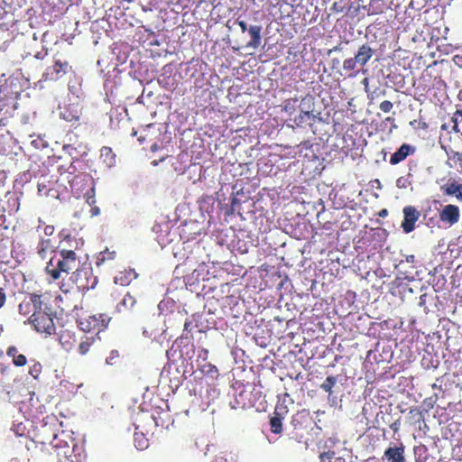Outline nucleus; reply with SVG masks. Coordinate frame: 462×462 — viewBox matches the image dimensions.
Wrapping results in <instances>:
<instances>
[{
    "label": "nucleus",
    "instance_id": "obj_1",
    "mask_svg": "<svg viewBox=\"0 0 462 462\" xmlns=\"http://www.w3.org/2000/svg\"><path fill=\"white\" fill-rule=\"evenodd\" d=\"M79 266L80 258L74 250L58 248L47 263L45 272L52 281H57L61 277L62 273H69Z\"/></svg>",
    "mask_w": 462,
    "mask_h": 462
},
{
    "label": "nucleus",
    "instance_id": "obj_2",
    "mask_svg": "<svg viewBox=\"0 0 462 462\" xmlns=\"http://www.w3.org/2000/svg\"><path fill=\"white\" fill-rule=\"evenodd\" d=\"M111 319V317L106 313H97L78 316L76 322L79 328L83 332L94 333V336H99L101 332L107 328Z\"/></svg>",
    "mask_w": 462,
    "mask_h": 462
},
{
    "label": "nucleus",
    "instance_id": "obj_3",
    "mask_svg": "<svg viewBox=\"0 0 462 462\" xmlns=\"http://www.w3.org/2000/svg\"><path fill=\"white\" fill-rule=\"evenodd\" d=\"M24 323L31 324L38 333L45 337L54 334L56 330L53 314L48 311H33Z\"/></svg>",
    "mask_w": 462,
    "mask_h": 462
},
{
    "label": "nucleus",
    "instance_id": "obj_4",
    "mask_svg": "<svg viewBox=\"0 0 462 462\" xmlns=\"http://www.w3.org/2000/svg\"><path fill=\"white\" fill-rule=\"evenodd\" d=\"M69 280L76 286L78 291L81 292L94 289L98 282L91 268L80 266L72 273Z\"/></svg>",
    "mask_w": 462,
    "mask_h": 462
},
{
    "label": "nucleus",
    "instance_id": "obj_5",
    "mask_svg": "<svg viewBox=\"0 0 462 462\" xmlns=\"http://www.w3.org/2000/svg\"><path fill=\"white\" fill-rule=\"evenodd\" d=\"M374 54V51L368 43L359 46L357 51L353 58L346 59L343 62V69L346 71H353L359 65L365 66Z\"/></svg>",
    "mask_w": 462,
    "mask_h": 462
},
{
    "label": "nucleus",
    "instance_id": "obj_6",
    "mask_svg": "<svg viewBox=\"0 0 462 462\" xmlns=\"http://www.w3.org/2000/svg\"><path fill=\"white\" fill-rule=\"evenodd\" d=\"M175 346L180 348V358H183L184 360L192 359L195 354V346L189 339L184 338L182 337L175 340L172 346L167 350L166 355L169 359L175 356L177 352V350L174 348Z\"/></svg>",
    "mask_w": 462,
    "mask_h": 462
},
{
    "label": "nucleus",
    "instance_id": "obj_7",
    "mask_svg": "<svg viewBox=\"0 0 462 462\" xmlns=\"http://www.w3.org/2000/svg\"><path fill=\"white\" fill-rule=\"evenodd\" d=\"M71 67L67 60H55L53 65L46 68L42 74V80L44 81H56L66 75Z\"/></svg>",
    "mask_w": 462,
    "mask_h": 462
},
{
    "label": "nucleus",
    "instance_id": "obj_8",
    "mask_svg": "<svg viewBox=\"0 0 462 462\" xmlns=\"http://www.w3.org/2000/svg\"><path fill=\"white\" fill-rule=\"evenodd\" d=\"M442 438L448 440L452 446L462 445V423L455 420L449 421L441 429Z\"/></svg>",
    "mask_w": 462,
    "mask_h": 462
},
{
    "label": "nucleus",
    "instance_id": "obj_9",
    "mask_svg": "<svg viewBox=\"0 0 462 462\" xmlns=\"http://www.w3.org/2000/svg\"><path fill=\"white\" fill-rule=\"evenodd\" d=\"M420 216V212L413 206H407L403 208L402 228L404 233L408 234L414 230L415 223L418 221Z\"/></svg>",
    "mask_w": 462,
    "mask_h": 462
},
{
    "label": "nucleus",
    "instance_id": "obj_10",
    "mask_svg": "<svg viewBox=\"0 0 462 462\" xmlns=\"http://www.w3.org/2000/svg\"><path fill=\"white\" fill-rule=\"evenodd\" d=\"M460 210L457 205L448 204L443 207L439 212V219L445 224L453 226L459 221Z\"/></svg>",
    "mask_w": 462,
    "mask_h": 462
},
{
    "label": "nucleus",
    "instance_id": "obj_11",
    "mask_svg": "<svg viewBox=\"0 0 462 462\" xmlns=\"http://www.w3.org/2000/svg\"><path fill=\"white\" fill-rule=\"evenodd\" d=\"M86 455L81 446L72 443L71 450H65L60 462H84Z\"/></svg>",
    "mask_w": 462,
    "mask_h": 462
},
{
    "label": "nucleus",
    "instance_id": "obj_12",
    "mask_svg": "<svg viewBox=\"0 0 462 462\" xmlns=\"http://www.w3.org/2000/svg\"><path fill=\"white\" fill-rule=\"evenodd\" d=\"M383 458L388 462H405L404 447H390L383 453Z\"/></svg>",
    "mask_w": 462,
    "mask_h": 462
},
{
    "label": "nucleus",
    "instance_id": "obj_13",
    "mask_svg": "<svg viewBox=\"0 0 462 462\" xmlns=\"http://www.w3.org/2000/svg\"><path fill=\"white\" fill-rule=\"evenodd\" d=\"M100 340L99 336H84L80 338L77 351L80 356H86L89 353L91 347Z\"/></svg>",
    "mask_w": 462,
    "mask_h": 462
},
{
    "label": "nucleus",
    "instance_id": "obj_14",
    "mask_svg": "<svg viewBox=\"0 0 462 462\" xmlns=\"http://www.w3.org/2000/svg\"><path fill=\"white\" fill-rule=\"evenodd\" d=\"M59 341L66 351H70L75 347L77 338L74 332L64 329L60 331Z\"/></svg>",
    "mask_w": 462,
    "mask_h": 462
},
{
    "label": "nucleus",
    "instance_id": "obj_15",
    "mask_svg": "<svg viewBox=\"0 0 462 462\" xmlns=\"http://www.w3.org/2000/svg\"><path fill=\"white\" fill-rule=\"evenodd\" d=\"M413 152L414 149L412 146L408 143H403L394 153L392 154L390 163L393 165L398 164L404 161Z\"/></svg>",
    "mask_w": 462,
    "mask_h": 462
},
{
    "label": "nucleus",
    "instance_id": "obj_16",
    "mask_svg": "<svg viewBox=\"0 0 462 462\" xmlns=\"http://www.w3.org/2000/svg\"><path fill=\"white\" fill-rule=\"evenodd\" d=\"M12 369L10 366L0 363V392L10 393V376Z\"/></svg>",
    "mask_w": 462,
    "mask_h": 462
},
{
    "label": "nucleus",
    "instance_id": "obj_17",
    "mask_svg": "<svg viewBox=\"0 0 462 462\" xmlns=\"http://www.w3.org/2000/svg\"><path fill=\"white\" fill-rule=\"evenodd\" d=\"M38 194L42 197L55 198L57 196V190L54 189L53 183L51 180L43 178L38 182Z\"/></svg>",
    "mask_w": 462,
    "mask_h": 462
},
{
    "label": "nucleus",
    "instance_id": "obj_18",
    "mask_svg": "<svg viewBox=\"0 0 462 462\" xmlns=\"http://www.w3.org/2000/svg\"><path fill=\"white\" fill-rule=\"evenodd\" d=\"M262 26L261 25H251L248 28V33L251 37L250 41L247 42L246 46L257 49L261 45L262 41Z\"/></svg>",
    "mask_w": 462,
    "mask_h": 462
},
{
    "label": "nucleus",
    "instance_id": "obj_19",
    "mask_svg": "<svg viewBox=\"0 0 462 462\" xmlns=\"http://www.w3.org/2000/svg\"><path fill=\"white\" fill-rule=\"evenodd\" d=\"M36 250H37V254L38 255L44 259L47 257V255L51 253H55L57 250H55V245L52 242L51 239L50 238H47V239H42L37 247H36Z\"/></svg>",
    "mask_w": 462,
    "mask_h": 462
},
{
    "label": "nucleus",
    "instance_id": "obj_20",
    "mask_svg": "<svg viewBox=\"0 0 462 462\" xmlns=\"http://www.w3.org/2000/svg\"><path fill=\"white\" fill-rule=\"evenodd\" d=\"M441 190L448 196H456L458 201H462V184L453 180L452 182L442 186Z\"/></svg>",
    "mask_w": 462,
    "mask_h": 462
},
{
    "label": "nucleus",
    "instance_id": "obj_21",
    "mask_svg": "<svg viewBox=\"0 0 462 462\" xmlns=\"http://www.w3.org/2000/svg\"><path fill=\"white\" fill-rule=\"evenodd\" d=\"M6 355L12 358V362L15 366H24L27 363L26 356L23 354H19L18 348L14 346H10L7 348Z\"/></svg>",
    "mask_w": 462,
    "mask_h": 462
},
{
    "label": "nucleus",
    "instance_id": "obj_22",
    "mask_svg": "<svg viewBox=\"0 0 462 462\" xmlns=\"http://www.w3.org/2000/svg\"><path fill=\"white\" fill-rule=\"evenodd\" d=\"M29 301L31 302L33 311H46V310H51L47 308L42 293H31Z\"/></svg>",
    "mask_w": 462,
    "mask_h": 462
},
{
    "label": "nucleus",
    "instance_id": "obj_23",
    "mask_svg": "<svg viewBox=\"0 0 462 462\" xmlns=\"http://www.w3.org/2000/svg\"><path fill=\"white\" fill-rule=\"evenodd\" d=\"M86 199V202L91 206V215L92 216H97L100 212L99 208L95 206L96 204V199H95V187L91 186L87 192L84 195Z\"/></svg>",
    "mask_w": 462,
    "mask_h": 462
},
{
    "label": "nucleus",
    "instance_id": "obj_24",
    "mask_svg": "<svg viewBox=\"0 0 462 462\" xmlns=\"http://www.w3.org/2000/svg\"><path fill=\"white\" fill-rule=\"evenodd\" d=\"M408 420L411 424L420 428L421 422H424L423 411L419 408L411 409L408 413Z\"/></svg>",
    "mask_w": 462,
    "mask_h": 462
},
{
    "label": "nucleus",
    "instance_id": "obj_25",
    "mask_svg": "<svg viewBox=\"0 0 462 462\" xmlns=\"http://www.w3.org/2000/svg\"><path fill=\"white\" fill-rule=\"evenodd\" d=\"M100 158L108 167H111L116 163V154L110 147L104 146L101 148Z\"/></svg>",
    "mask_w": 462,
    "mask_h": 462
},
{
    "label": "nucleus",
    "instance_id": "obj_26",
    "mask_svg": "<svg viewBox=\"0 0 462 462\" xmlns=\"http://www.w3.org/2000/svg\"><path fill=\"white\" fill-rule=\"evenodd\" d=\"M289 397L288 393H285L282 398H279L278 402L275 406L273 414L279 417L284 418L289 412L288 406L286 404V399Z\"/></svg>",
    "mask_w": 462,
    "mask_h": 462
},
{
    "label": "nucleus",
    "instance_id": "obj_27",
    "mask_svg": "<svg viewBox=\"0 0 462 462\" xmlns=\"http://www.w3.org/2000/svg\"><path fill=\"white\" fill-rule=\"evenodd\" d=\"M136 304V299L130 293H126L120 303L117 305L118 311H121L123 309L125 310H131Z\"/></svg>",
    "mask_w": 462,
    "mask_h": 462
},
{
    "label": "nucleus",
    "instance_id": "obj_28",
    "mask_svg": "<svg viewBox=\"0 0 462 462\" xmlns=\"http://www.w3.org/2000/svg\"><path fill=\"white\" fill-rule=\"evenodd\" d=\"M116 251H109L108 249H106L103 252H100L99 254L97 257V265L100 266L101 264L105 263L107 261H112L116 258Z\"/></svg>",
    "mask_w": 462,
    "mask_h": 462
},
{
    "label": "nucleus",
    "instance_id": "obj_29",
    "mask_svg": "<svg viewBox=\"0 0 462 462\" xmlns=\"http://www.w3.org/2000/svg\"><path fill=\"white\" fill-rule=\"evenodd\" d=\"M297 103V97L285 99L282 105V111L292 115L296 111Z\"/></svg>",
    "mask_w": 462,
    "mask_h": 462
},
{
    "label": "nucleus",
    "instance_id": "obj_30",
    "mask_svg": "<svg viewBox=\"0 0 462 462\" xmlns=\"http://www.w3.org/2000/svg\"><path fill=\"white\" fill-rule=\"evenodd\" d=\"M282 417L273 415L270 420L271 431L280 434L282 431Z\"/></svg>",
    "mask_w": 462,
    "mask_h": 462
},
{
    "label": "nucleus",
    "instance_id": "obj_31",
    "mask_svg": "<svg viewBox=\"0 0 462 462\" xmlns=\"http://www.w3.org/2000/svg\"><path fill=\"white\" fill-rule=\"evenodd\" d=\"M198 369L204 374L213 375L214 374H217V368L216 365H212L209 362H204L203 364H198Z\"/></svg>",
    "mask_w": 462,
    "mask_h": 462
},
{
    "label": "nucleus",
    "instance_id": "obj_32",
    "mask_svg": "<svg viewBox=\"0 0 462 462\" xmlns=\"http://www.w3.org/2000/svg\"><path fill=\"white\" fill-rule=\"evenodd\" d=\"M32 311V308L29 300H22L18 305V312L22 316H28Z\"/></svg>",
    "mask_w": 462,
    "mask_h": 462
},
{
    "label": "nucleus",
    "instance_id": "obj_33",
    "mask_svg": "<svg viewBox=\"0 0 462 462\" xmlns=\"http://www.w3.org/2000/svg\"><path fill=\"white\" fill-rule=\"evenodd\" d=\"M337 383V378L334 376H328L326 380L321 383L320 388L328 393H332V388Z\"/></svg>",
    "mask_w": 462,
    "mask_h": 462
},
{
    "label": "nucleus",
    "instance_id": "obj_34",
    "mask_svg": "<svg viewBox=\"0 0 462 462\" xmlns=\"http://www.w3.org/2000/svg\"><path fill=\"white\" fill-rule=\"evenodd\" d=\"M134 442L135 446L138 449L143 450L148 447V439L143 436V434H135L134 435Z\"/></svg>",
    "mask_w": 462,
    "mask_h": 462
},
{
    "label": "nucleus",
    "instance_id": "obj_35",
    "mask_svg": "<svg viewBox=\"0 0 462 462\" xmlns=\"http://www.w3.org/2000/svg\"><path fill=\"white\" fill-rule=\"evenodd\" d=\"M310 118V113L309 111H301V113L294 118V123L298 126H302V125Z\"/></svg>",
    "mask_w": 462,
    "mask_h": 462
},
{
    "label": "nucleus",
    "instance_id": "obj_36",
    "mask_svg": "<svg viewBox=\"0 0 462 462\" xmlns=\"http://www.w3.org/2000/svg\"><path fill=\"white\" fill-rule=\"evenodd\" d=\"M381 2V0H371L369 4L368 14H382L383 12V8L375 6V5H378Z\"/></svg>",
    "mask_w": 462,
    "mask_h": 462
},
{
    "label": "nucleus",
    "instance_id": "obj_37",
    "mask_svg": "<svg viewBox=\"0 0 462 462\" xmlns=\"http://www.w3.org/2000/svg\"><path fill=\"white\" fill-rule=\"evenodd\" d=\"M45 420H46V422H44L42 424V430L44 431H46V432L49 431L50 429L48 428V424H50L51 426H53L54 428L57 427V425H58V419H57L56 416H54V415L47 416Z\"/></svg>",
    "mask_w": 462,
    "mask_h": 462
},
{
    "label": "nucleus",
    "instance_id": "obj_38",
    "mask_svg": "<svg viewBox=\"0 0 462 462\" xmlns=\"http://www.w3.org/2000/svg\"><path fill=\"white\" fill-rule=\"evenodd\" d=\"M42 365L40 363H35L33 365L30 367L29 374L35 379H37L42 373Z\"/></svg>",
    "mask_w": 462,
    "mask_h": 462
},
{
    "label": "nucleus",
    "instance_id": "obj_39",
    "mask_svg": "<svg viewBox=\"0 0 462 462\" xmlns=\"http://www.w3.org/2000/svg\"><path fill=\"white\" fill-rule=\"evenodd\" d=\"M379 107L383 112L388 113L393 109V105L391 101L384 100L380 104Z\"/></svg>",
    "mask_w": 462,
    "mask_h": 462
},
{
    "label": "nucleus",
    "instance_id": "obj_40",
    "mask_svg": "<svg viewBox=\"0 0 462 462\" xmlns=\"http://www.w3.org/2000/svg\"><path fill=\"white\" fill-rule=\"evenodd\" d=\"M208 357V350L206 348H200L198 353L197 362L199 363L201 359L203 362H207Z\"/></svg>",
    "mask_w": 462,
    "mask_h": 462
},
{
    "label": "nucleus",
    "instance_id": "obj_41",
    "mask_svg": "<svg viewBox=\"0 0 462 462\" xmlns=\"http://www.w3.org/2000/svg\"><path fill=\"white\" fill-rule=\"evenodd\" d=\"M335 453L333 451H327L320 454L319 458L323 462H330V460L333 458Z\"/></svg>",
    "mask_w": 462,
    "mask_h": 462
},
{
    "label": "nucleus",
    "instance_id": "obj_42",
    "mask_svg": "<svg viewBox=\"0 0 462 462\" xmlns=\"http://www.w3.org/2000/svg\"><path fill=\"white\" fill-rule=\"evenodd\" d=\"M427 453V448L424 445H420L414 448V454L415 456H422L426 455Z\"/></svg>",
    "mask_w": 462,
    "mask_h": 462
},
{
    "label": "nucleus",
    "instance_id": "obj_43",
    "mask_svg": "<svg viewBox=\"0 0 462 462\" xmlns=\"http://www.w3.org/2000/svg\"><path fill=\"white\" fill-rule=\"evenodd\" d=\"M79 179H81L82 180H88V175H82V176L78 175V176H75L71 180H69V183H70V186H71L72 189L77 184Z\"/></svg>",
    "mask_w": 462,
    "mask_h": 462
},
{
    "label": "nucleus",
    "instance_id": "obj_44",
    "mask_svg": "<svg viewBox=\"0 0 462 462\" xmlns=\"http://www.w3.org/2000/svg\"><path fill=\"white\" fill-rule=\"evenodd\" d=\"M236 23L239 25V27H240V29H241V31H242V32H248V28H249V27L247 26V23H246V22H245V21H244V20H240V18H238V19L236 20Z\"/></svg>",
    "mask_w": 462,
    "mask_h": 462
},
{
    "label": "nucleus",
    "instance_id": "obj_45",
    "mask_svg": "<svg viewBox=\"0 0 462 462\" xmlns=\"http://www.w3.org/2000/svg\"><path fill=\"white\" fill-rule=\"evenodd\" d=\"M48 55V49L47 48H43L42 51H38L34 57L37 59V60H43L46 56Z\"/></svg>",
    "mask_w": 462,
    "mask_h": 462
},
{
    "label": "nucleus",
    "instance_id": "obj_46",
    "mask_svg": "<svg viewBox=\"0 0 462 462\" xmlns=\"http://www.w3.org/2000/svg\"><path fill=\"white\" fill-rule=\"evenodd\" d=\"M60 289L63 293L68 294L73 290V287H70L69 285H67L66 283L61 282Z\"/></svg>",
    "mask_w": 462,
    "mask_h": 462
},
{
    "label": "nucleus",
    "instance_id": "obj_47",
    "mask_svg": "<svg viewBox=\"0 0 462 462\" xmlns=\"http://www.w3.org/2000/svg\"><path fill=\"white\" fill-rule=\"evenodd\" d=\"M212 462H229L227 458L223 454L217 455Z\"/></svg>",
    "mask_w": 462,
    "mask_h": 462
},
{
    "label": "nucleus",
    "instance_id": "obj_48",
    "mask_svg": "<svg viewBox=\"0 0 462 462\" xmlns=\"http://www.w3.org/2000/svg\"><path fill=\"white\" fill-rule=\"evenodd\" d=\"M5 222H6L5 215L3 212L0 214V227L7 229L8 226L5 225Z\"/></svg>",
    "mask_w": 462,
    "mask_h": 462
},
{
    "label": "nucleus",
    "instance_id": "obj_49",
    "mask_svg": "<svg viewBox=\"0 0 462 462\" xmlns=\"http://www.w3.org/2000/svg\"><path fill=\"white\" fill-rule=\"evenodd\" d=\"M5 14H6V11L4 6V1L0 0V20H2Z\"/></svg>",
    "mask_w": 462,
    "mask_h": 462
},
{
    "label": "nucleus",
    "instance_id": "obj_50",
    "mask_svg": "<svg viewBox=\"0 0 462 462\" xmlns=\"http://www.w3.org/2000/svg\"><path fill=\"white\" fill-rule=\"evenodd\" d=\"M456 65L462 68V55H456L453 59Z\"/></svg>",
    "mask_w": 462,
    "mask_h": 462
},
{
    "label": "nucleus",
    "instance_id": "obj_51",
    "mask_svg": "<svg viewBox=\"0 0 462 462\" xmlns=\"http://www.w3.org/2000/svg\"><path fill=\"white\" fill-rule=\"evenodd\" d=\"M452 122L454 123V125L452 127V130L455 132V133H459L460 130L458 128V123H457V117L453 116L452 117Z\"/></svg>",
    "mask_w": 462,
    "mask_h": 462
},
{
    "label": "nucleus",
    "instance_id": "obj_52",
    "mask_svg": "<svg viewBox=\"0 0 462 462\" xmlns=\"http://www.w3.org/2000/svg\"><path fill=\"white\" fill-rule=\"evenodd\" d=\"M6 297L3 289L0 288V308H2L5 302Z\"/></svg>",
    "mask_w": 462,
    "mask_h": 462
},
{
    "label": "nucleus",
    "instance_id": "obj_53",
    "mask_svg": "<svg viewBox=\"0 0 462 462\" xmlns=\"http://www.w3.org/2000/svg\"><path fill=\"white\" fill-rule=\"evenodd\" d=\"M53 232V226H47L45 228H44V233L45 235H51Z\"/></svg>",
    "mask_w": 462,
    "mask_h": 462
},
{
    "label": "nucleus",
    "instance_id": "obj_54",
    "mask_svg": "<svg viewBox=\"0 0 462 462\" xmlns=\"http://www.w3.org/2000/svg\"><path fill=\"white\" fill-rule=\"evenodd\" d=\"M423 403L428 407V408H432L433 407V402L431 401V399H425Z\"/></svg>",
    "mask_w": 462,
    "mask_h": 462
},
{
    "label": "nucleus",
    "instance_id": "obj_55",
    "mask_svg": "<svg viewBox=\"0 0 462 462\" xmlns=\"http://www.w3.org/2000/svg\"><path fill=\"white\" fill-rule=\"evenodd\" d=\"M55 431H56V430H55V429H53V430H51V435L52 436V439H53L54 441L58 439V436H57V434H56V432H55Z\"/></svg>",
    "mask_w": 462,
    "mask_h": 462
},
{
    "label": "nucleus",
    "instance_id": "obj_56",
    "mask_svg": "<svg viewBox=\"0 0 462 462\" xmlns=\"http://www.w3.org/2000/svg\"><path fill=\"white\" fill-rule=\"evenodd\" d=\"M390 428H391L394 432H396V431L399 430V427H398V425H397V423H396V422H394V423L391 424Z\"/></svg>",
    "mask_w": 462,
    "mask_h": 462
},
{
    "label": "nucleus",
    "instance_id": "obj_57",
    "mask_svg": "<svg viewBox=\"0 0 462 462\" xmlns=\"http://www.w3.org/2000/svg\"><path fill=\"white\" fill-rule=\"evenodd\" d=\"M191 325V322L190 321H185L184 323V330H189V327Z\"/></svg>",
    "mask_w": 462,
    "mask_h": 462
},
{
    "label": "nucleus",
    "instance_id": "obj_58",
    "mask_svg": "<svg viewBox=\"0 0 462 462\" xmlns=\"http://www.w3.org/2000/svg\"><path fill=\"white\" fill-rule=\"evenodd\" d=\"M388 212H387V209H382L380 212H379V216L380 217H385L387 216Z\"/></svg>",
    "mask_w": 462,
    "mask_h": 462
},
{
    "label": "nucleus",
    "instance_id": "obj_59",
    "mask_svg": "<svg viewBox=\"0 0 462 462\" xmlns=\"http://www.w3.org/2000/svg\"><path fill=\"white\" fill-rule=\"evenodd\" d=\"M341 51V47H340V45H337L333 49L329 50V53L332 51Z\"/></svg>",
    "mask_w": 462,
    "mask_h": 462
},
{
    "label": "nucleus",
    "instance_id": "obj_60",
    "mask_svg": "<svg viewBox=\"0 0 462 462\" xmlns=\"http://www.w3.org/2000/svg\"><path fill=\"white\" fill-rule=\"evenodd\" d=\"M457 116H459L462 117V109H457L455 114H454V116L456 117Z\"/></svg>",
    "mask_w": 462,
    "mask_h": 462
},
{
    "label": "nucleus",
    "instance_id": "obj_61",
    "mask_svg": "<svg viewBox=\"0 0 462 462\" xmlns=\"http://www.w3.org/2000/svg\"><path fill=\"white\" fill-rule=\"evenodd\" d=\"M9 462H25V461L24 460L21 461L18 457H14Z\"/></svg>",
    "mask_w": 462,
    "mask_h": 462
},
{
    "label": "nucleus",
    "instance_id": "obj_62",
    "mask_svg": "<svg viewBox=\"0 0 462 462\" xmlns=\"http://www.w3.org/2000/svg\"><path fill=\"white\" fill-rule=\"evenodd\" d=\"M458 97H459V99H462V91H460V92L458 93Z\"/></svg>",
    "mask_w": 462,
    "mask_h": 462
},
{
    "label": "nucleus",
    "instance_id": "obj_63",
    "mask_svg": "<svg viewBox=\"0 0 462 462\" xmlns=\"http://www.w3.org/2000/svg\"><path fill=\"white\" fill-rule=\"evenodd\" d=\"M458 97H459V99H462V91H460V92L458 93Z\"/></svg>",
    "mask_w": 462,
    "mask_h": 462
},
{
    "label": "nucleus",
    "instance_id": "obj_64",
    "mask_svg": "<svg viewBox=\"0 0 462 462\" xmlns=\"http://www.w3.org/2000/svg\"><path fill=\"white\" fill-rule=\"evenodd\" d=\"M425 76H429L427 71H425L423 74H422V78H425Z\"/></svg>",
    "mask_w": 462,
    "mask_h": 462
}]
</instances>
